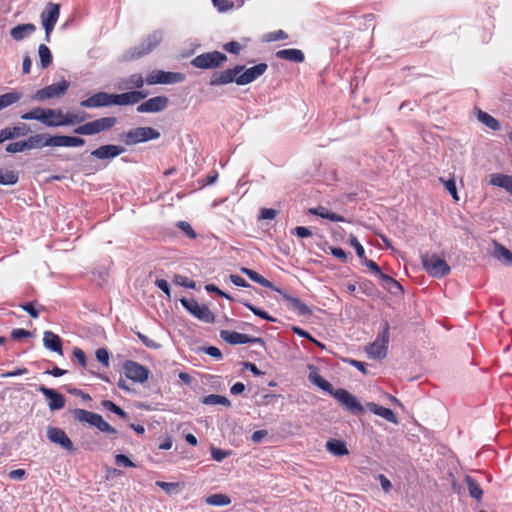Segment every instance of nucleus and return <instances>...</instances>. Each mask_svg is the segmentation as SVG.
<instances>
[{
	"label": "nucleus",
	"mask_w": 512,
	"mask_h": 512,
	"mask_svg": "<svg viewBox=\"0 0 512 512\" xmlns=\"http://www.w3.org/2000/svg\"><path fill=\"white\" fill-rule=\"evenodd\" d=\"M73 417L79 422L87 423L90 426L96 427L101 432L109 434L117 433V430L106 422L100 414L90 412L85 409H75L73 411Z\"/></svg>",
	"instance_id": "nucleus-1"
},
{
	"label": "nucleus",
	"mask_w": 512,
	"mask_h": 512,
	"mask_svg": "<svg viewBox=\"0 0 512 512\" xmlns=\"http://www.w3.org/2000/svg\"><path fill=\"white\" fill-rule=\"evenodd\" d=\"M421 260L423 268L432 277L441 278L450 273V266L437 254H424Z\"/></svg>",
	"instance_id": "nucleus-2"
},
{
	"label": "nucleus",
	"mask_w": 512,
	"mask_h": 512,
	"mask_svg": "<svg viewBox=\"0 0 512 512\" xmlns=\"http://www.w3.org/2000/svg\"><path fill=\"white\" fill-rule=\"evenodd\" d=\"M159 137V131L152 127H138L130 129L121 135V139L125 142L126 145H135L149 140H155Z\"/></svg>",
	"instance_id": "nucleus-3"
},
{
	"label": "nucleus",
	"mask_w": 512,
	"mask_h": 512,
	"mask_svg": "<svg viewBox=\"0 0 512 512\" xmlns=\"http://www.w3.org/2000/svg\"><path fill=\"white\" fill-rule=\"evenodd\" d=\"M116 123V117H103L78 126L74 129V133L80 135H95L111 129Z\"/></svg>",
	"instance_id": "nucleus-4"
},
{
	"label": "nucleus",
	"mask_w": 512,
	"mask_h": 512,
	"mask_svg": "<svg viewBox=\"0 0 512 512\" xmlns=\"http://www.w3.org/2000/svg\"><path fill=\"white\" fill-rule=\"evenodd\" d=\"M227 56L219 51L205 52L191 60V65L199 69H216L223 65Z\"/></svg>",
	"instance_id": "nucleus-5"
},
{
	"label": "nucleus",
	"mask_w": 512,
	"mask_h": 512,
	"mask_svg": "<svg viewBox=\"0 0 512 512\" xmlns=\"http://www.w3.org/2000/svg\"><path fill=\"white\" fill-rule=\"evenodd\" d=\"M389 343V324L385 322L383 331L378 334L375 341L366 346L365 351L373 359H383L387 355Z\"/></svg>",
	"instance_id": "nucleus-6"
},
{
	"label": "nucleus",
	"mask_w": 512,
	"mask_h": 512,
	"mask_svg": "<svg viewBox=\"0 0 512 512\" xmlns=\"http://www.w3.org/2000/svg\"><path fill=\"white\" fill-rule=\"evenodd\" d=\"M82 119L74 113L64 114L60 109H46L45 112V126L47 127H59L68 126L75 123L81 122Z\"/></svg>",
	"instance_id": "nucleus-7"
},
{
	"label": "nucleus",
	"mask_w": 512,
	"mask_h": 512,
	"mask_svg": "<svg viewBox=\"0 0 512 512\" xmlns=\"http://www.w3.org/2000/svg\"><path fill=\"white\" fill-rule=\"evenodd\" d=\"M60 15V5L55 3H48L45 9L41 12L40 18L45 30V40L50 42V35L58 21Z\"/></svg>",
	"instance_id": "nucleus-8"
},
{
	"label": "nucleus",
	"mask_w": 512,
	"mask_h": 512,
	"mask_svg": "<svg viewBox=\"0 0 512 512\" xmlns=\"http://www.w3.org/2000/svg\"><path fill=\"white\" fill-rule=\"evenodd\" d=\"M180 302L182 306L198 320L205 323H213L215 321V316L209 308L205 305H200L196 300L182 298Z\"/></svg>",
	"instance_id": "nucleus-9"
},
{
	"label": "nucleus",
	"mask_w": 512,
	"mask_h": 512,
	"mask_svg": "<svg viewBox=\"0 0 512 512\" xmlns=\"http://www.w3.org/2000/svg\"><path fill=\"white\" fill-rule=\"evenodd\" d=\"M69 86L70 84L68 81L62 80L58 83H54L37 90L33 95V99L37 101H45L52 98H58L67 92Z\"/></svg>",
	"instance_id": "nucleus-10"
},
{
	"label": "nucleus",
	"mask_w": 512,
	"mask_h": 512,
	"mask_svg": "<svg viewBox=\"0 0 512 512\" xmlns=\"http://www.w3.org/2000/svg\"><path fill=\"white\" fill-rule=\"evenodd\" d=\"M342 406L354 414H362L364 408L358 399L345 389H337L331 394Z\"/></svg>",
	"instance_id": "nucleus-11"
},
{
	"label": "nucleus",
	"mask_w": 512,
	"mask_h": 512,
	"mask_svg": "<svg viewBox=\"0 0 512 512\" xmlns=\"http://www.w3.org/2000/svg\"><path fill=\"white\" fill-rule=\"evenodd\" d=\"M244 69L243 65H236L233 68L226 69L220 72H214L210 78L209 84L211 86L227 85L235 82L237 84L238 74Z\"/></svg>",
	"instance_id": "nucleus-12"
},
{
	"label": "nucleus",
	"mask_w": 512,
	"mask_h": 512,
	"mask_svg": "<svg viewBox=\"0 0 512 512\" xmlns=\"http://www.w3.org/2000/svg\"><path fill=\"white\" fill-rule=\"evenodd\" d=\"M184 76L181 73L165 72L162 70H154L146 77V82L149 85L154 84H174L181 82Z\"/></svg>",
	"instance_id": "nucleus-13"
},
{
	"label": "nucleus",
	"mask_w": 512,
	"mask_h": 512,
	"mask_svg": "<svg viewBox=\"0 0 512 512\" xmlns=\"http://www.w3.org/2000/svg\"><path fill=\"white\" fill-rule=\"evenodd\" d=\"M123 369L126 377L134 382L143 383L148 379V369L135 361H126Z\"/></svg>",
	"instance_id": "nucleus-14"
},
{
	"label": "nucleus",
	"mask_w": 512,
	"mask_h": 512,
	"mask_svg": "<svg viewBox=\"0 0 512 512\" xmlns=\"http://www.w3.org/2000/svg\"><path fill=\"white\" fill-rule=\"evenodd\" d=\"M220 337L225 342H227L231 345L249 344V343L263 344V340L261 338L252 337L247 334H243V333H239V332H235V331L221 330Z\"/></svg>",
	"instance_id": "nucleus-15"
},
{
	"label": "nucleus",
	"mask_w": 512,
	"mask_h": 512,
	"mask_svg": "<svg viewBox=\"0 0 512 512\" xmlns=\"http://www.w3.org/2000/svg\"><path fill=\"white\" fill-rule=\"evenodd\" d=\"M162 32L154 31L152 34L148 35L143 42L135 48L132 58H139L145 54L150 53L155 47H157L162 41Z\"/></svg>",
	"instance_id": "nucleus-16"
},
{
	"label": "nucleus",
	"mask_w": 512,
	"mask_h": 512,
	"mask_svg": "<svg viewBox=\"0 0 512 512\" xmlns=\"http://www.w3.org/2000/svg\"><path fill=\"white\" fill-rule=\"evenodd\" d=\"M47 438L50 442L61 446L63 449L73 452L74 445L64 430L58 427L47 428Z\"/></svg>",
	"instance_id": "nucleus-17"
},
{
	"label": "nucleus",
	"mask_w": 512,
	"mask_h": 512,
	"mask_svg": "<svg viewBox=\"0 0 512 512\" xmlns=\"http://www.w3.org/2000/svg\"><path fill=\"white\" fill-rule=\"evenodd\" d=\"M267 68L268 66L266 63H259L247 69L244 68L243 71L238 74L237 85L242 86L253 82L262 76L266 72Z\"/></svg>",
	"instance_id": "nucleus-18"
},
{
	"label": "nucleus",
	"mask_w": 512,
	"mask_h": 512,
	"mask_svg": "<svg viewBox=\"0 0 512 512\" xmlns=\"http://www.w3.org/2000/svg\"><path fill=\"white\" fill-rule=\"evenodd\" d=\"M168 98L166 96H156L141 103L137 107L139 113H157L161 112L168 106Z\"/></svg>",
	"instance_id": "nucleus-19"
},
{
	"label": "nucleus",
	"mask_w": 512,
	"mask_h": 512,
	"mask_svg": "<svg viewBox=\"0 0 512 512\" xmlns=\"http://www.w3.org/2000/svg\"><path fill=\"white\" fill-rule=\"evenodd\" d=\"M113 105V94L98 92L89 98L82 100L80 106L83 108H99Z\"/></svg>",
	"instance_id": "nucleus-20"
},
{
	"label": "nucleus",
	"mask_w": 512,
	"mask_h": 512,
	"mask_svg": "<svg viewBox=\"0 0 512 512\" xmlns=\"http://www.w3.org/2000/svg\"><path fill=\"white\" fill-rule=\"evenodd\" d=\"M53 147H80L85 144V140L80 137L54 135L46 138V143Z\"/></svg>",
	"instance_id": "nucleus-21"
},
{
	"label": "nucleus",
	"mask_w": 512,
	"mask_h": 512,
	"mask_svg": "<svg viewBox=\"0 0 512 512\" xmlns=\"http://www.w3.org/2000/svg\"><path fill=\"white\" fill-rule=\"evenodd\" d=\"M275 291L282 295L283 299L287 302L289 309L293 310L298 315L306 316L312 314V310L299 298L293 297L280 289H275Z\"/></svg>",
	"instance_id": "nucleus-22"
},
{
	"label": "nucleus",
	"mask_w": 512,
	"mask_h": 512,
	"mask_svg": "<svg viewBox=\"0 0 512 512\" xmlns=\"http://www.w3.org/2000/svg\"><path fill=\"white\" fill-rule=\"evenodd\" d=\"M125 152V148L120 145H103L99 148L93 150L91 155L97 159H112L115 158Z\"/></svg>",
	"instance_id": "nucleus-23"
},
{
	"label": "nucleus",
	"mask_w": 512,
	"mask_h": 512,
	"mask_svg": "<svg viewBox=\"0 0 512 512\" xmlns=\"http://www.w3.org/2000/svg\"><path fill=\"white\" fill-rule=\"evenodd\" d=\"M38 391H40L49 400L48 406L50 410H60L65 406V397L55 390L41 385L39 386Z\"/></svg>",
	"instance_id": "nucleus-24"
},
{
	"label": "nucleus",
	"mask_w": 512,
	"mask_h": 512,
	"mask_svg": "<svg viewBox=\"0 0 512 512\" xmlns=\"http://www.w3.org/2000/svg\"><path fill=\"white\" fill-rule=\"evenodd\" d=\"M147 93L141 91H129L122 94H113V105H132L146 98Z\"/></svg>",
	"instance_id": "nucleus-25"
},
{
	"label": "nucleus",
	"mask_w": 512,
	"mask_h": 512,
	"mask_svg": "<svg viewBox=\"0 0 512 512\" xmlns=\"http://www.w3.org/2000/svg\"><path fill=\"white\" fill-rule=\"evenodd\" d=\"M43 344L45 348L54 351L59 355H63L61 338L52 331L44 332Z\"/></svg>",
	"instance_id": "nucleus-26"
},
{
	"label": "nucleus",
	"mask_w": 512,
	"mask_h": 512,
	"mask_svg": "<svg viewBox=\"0 0 512 512\" xmlns=\"http://www.w3.org/2000/svg\"><path fill=\"white\" fill-rule=\"evenodd\" d=\"M366 407L375 415H378L391 423L398 424V419L391 409L380 406L374 402L367 403Z\"/></svg>",
	"instance_id": "nucleus-27"
},
{
	"label": "nucleus",
	"mask_w": 512,
	"mask_h": 512,
	"mask_svg": "<svg viewBox=\"0 0 512 512\" xmlns=\"http://www.w3.org/2000/svg\"><path fill=\"white\" fill-rule=\"evenodd\" d=\"M36 26L32 23L19 24L10 30V36L15 41H21L34 33Z\"/></svg>",
	"instance_id": "nucleus-28"
},
{
	"label": "nucleus",
	"mask_w": 512,
	"mask_h": 512,
	"mask_svg": "<svg viewBox=\"0 0 512 512\" xmlns=\"http://www.w3.org/2000/svg\"><path fill=\"white\" fill-rule=\"evenodd\" d=\"M310 369L308 376L310 382L331 395L334 392L332 384L325 380L313 366H310Z\"/></svg>",
	"instance_id": "nucleus-29"
},
{
	"label": "nucleus",
	"mask_w": 512,
	"mask_h": 512,
	"mask_svg": "<svg viewBox=\"0 0 512 512\" xmlns=\"http://www.w3.org/2000/svg\"><path fill=\"white\" fill-rule=\"evenodd\" d=\"M494 249L492 255L494 258L499 260L506 266H512V252L508 250L505 246L494 242Z\"/></svg>",
	"instance_id": "nucleus-30"
},
{
	"label": "nucleus",
	"mask_w": 512,
	"mask_h": 512,
	"mask_svg": "<svg viewBox=\"0 0 512 512\" xmlns=\"http://www.w3.org/2000/svg\"><path fill=\"white\" fill-rule=\"evenodd\" d=\"M276 57L294 63H301L305 58L301 50L294 48L279 50L276 53Z\"/></svg>",
	"instance_id": "nucleus-31"
},
{
	"label": "nucleus",
	"mask_w": 512,
	"mask_h": 512,
	"mask_svg": "<svg viewBox=\"0 0 512 512\" xmlns=\"http://www.w3.org/2000/svg\"><path fill=\"white\" fill-rule=\"evenodd\" d=\"M489 182L491 185L505 189L512 195V176L499 173L491 174Z\"/></svg>",
	"instance_id": "nucleus-32"
},
{
	"label": "nucleus",
	"mask_w": 512,
	"mask_h": 512,
	"mask_svg": "<svg viewBox=\"0 0 512 512\" xmlns=\"http://www.w3.org/2000/svg\"><path fill=\"white\" fill-rule=\"evenodd\" d=\"M309 213L313 214V215H316V216H319V217L324 218V219H328V220L333 221V222H347L345 217H343L341 215H338L336 213H333V212L329 211L327 208H325L323 206H318V207H315V208H310L309 209Z\"/></svg>",
	"instance_id": "nucleus-33"
},
{
	"label": "nucleus",
	"mask_w": 512,
	"mask_h": 512,
	"mask_svg": "<svg viewBox=\"0 0 512 512\" xmlns=\"http://www.w3.org/2000/svg\"><path fill=\"white\" fill-rule=\"evenodd\" d=\"M22 97V92L15 89L0 95V111L19 102Z\"/></svg>",
	"instance_id": "nucleus-34"
},
{
	"label": "nucleus",
	"mask_w": 512,
	"mask_h": 512,
	"mask_svg": "<svg viewBox=\"0 0 512 512\" xmlns=\"http://www.w3.org/2000/svg\"><path fill=\"white\" fill-rule=\"evenodd\" d=\"M326 449L335 456H344L349 453L345 442L338 439H331L327 441Z\"/></svg>",
	"instance_id": "nucleus-35"
},
{
	"label": "nucleus",
	"mask_w": 512,
	"mask_h": 512,
	"mask_svg": "<svg viewBox=\"0 0 512 512\" xmlns=\"http://www.w3.org/2000/svg\"><path fill=\"white\" fill-rule=\"evenodd\" d=\"M380 279L382 286L389 292L396 294L402 291V286L399 284L398 281H396L392 277L386 274H381Z\"/></svg>",
	"instance_id": "nucleus-36"
},
{
	"label": "nucleus",
	"mask_w": 512,
	"mask_h": 512,
	"mask_svg": "<svg viewBox=\"0 0 512 512\" xmlns=\"http://www.w3.org/2000/svg\"><path fill=\"white\" fill-rule=\"evenodd\" d=\"M47 137H48V135H45V134H36V135L30 136L29 138H27L25 140L26 145H27V150L50 146L49 144H45Z\"/></svg>",
	"instance_id": "nucleus-37"
},
{
	"label": "nucleus",
	"mask_w": 512,
	"mask_h": 512,
	"mask_svg": "<svg viewBox=\"0 0 512 512\" xmlns=\"http://www.w3.org/2000/svg\"><path fill=\"white\" fill-rule=\"evenodd\" d=\"M477 118L482 124L490 128L491 130H498L500 128L499 121L484 111L479 110Z\"/></svg>",
	"instance_id": "nucleus-38"
},
{
	"label": "nucleus",
	"mask_w": 512,
	"mask_h": 512,
	"mask_svg": "<svg viewBox=\"0 0 512 512\" xmlns=\"http://www.w3.org/2000/svg\"><path fill=\"white\" fill-rule=\"evenodd\" d=\"M241 271L246 274L252 281L260 284L263 287L271 288L273 289L272 283L264 278L262 275L258 274L256 271L248 269V268H242Z\"/></svg>",
	"instance_id": "nucleus-39"
},
{
	"label": "nucleus",
	"mask_w": 512,
	"mask_h": 512,
	"mask_svg": "<svg viewBox=\"0 0 512 512\" xmlns=\"http://www.w3.org/2000/svg\"><path fill=\"white\" fill-rule=\"evenodd\" d=\"M38 55L41 67L43 69L48 68L52 63V54L50 49L45 44H40L38 47Z\"/></svg>",
	"instance_id": "nucleus-40"
},
{
	"label": "nucleus",
	"mask_w": 512,
	"mask_h": 512,
	"mask_svg": "<svg viewBox=\"0 0 512 512\" xmlns=\"http://www.w3.org/2000/svg\"><path fill=\"white\" fill-rule=\"evenodd\" d=\"M45 112L46 109H43L41 107H35L31 109L30 111L24 113L21 115L22 120H38L45 124Z\"/></svg>",
	"instance_id": "nucleus-41"
},
{
	"label": "nucleus",
	"mask_w": 512,
	"mask_h": 512,
	"mask_svg": "<svg viewBox=\"0 0 512 512\" xmlns=\"http://www.w3.org/2000/svg\"><path fill=\"white\" fill-rule=\"evenodd\" d=\"M202 403L205 405H223L227 407L231 405V402L227 397L217 394H210L205 396L202 399Z\"/></svg>",
	"instance_id": "nucleus-42"
},
{
	"label": "nucleus",
	"mask_w": 512,
	"mask_h": 512,
	"mask_svg": "<svg viewBox=\"0 0 512 512\" xmlns=\"http://www.w3.org/2000/svg\"><path fill=\"white\" fill-rule=\"evenodd\" d=\"M206 503L211 506H226L231 503V499L225 494L217 493L208 496Z\"/></svg>",
	"instance_id": "nucleus-43"
},
{
	"label": "nucleus",
	"mask_w": 512,
	"mask_h": 512,
	"mask_svg": "<svg viewBox=\"0 0 512 512\" xmlns=\"http://www.w3.org/2000/svg\"><path fill=\"white\" fill-rule=\"evenodd\" d=\"M465 482L467 484L470 496L477 500H480L482 497L483 491L480 488V486L478 485V483L471 476H466Z\"/></svg>",
	"instance_id": "nucleus-44"
},
{
	"label": "nucleus",
	"mask_w": 512,
	"mask_h": 512,
	"mask_svg": "<svg viewBox=\"0 0 512 512\" xmlns=\"http://www.w3.org/2000/svg\"><path fill=\"white\" fill-rule=\"evenodd\" d=\"M18 173L12 170L0 169V184L1 185H14L18 182Z\"/></svg>",
	"instance_id": "nucleus-45"
},
{
	"label": "nucleus",
	"mask_w": 512,
	"mask_h": 512,
	"mask_svg": "<svg viewBox=\"0 0 512 512\" xmlns=\"http://www.w3.org/2000/svg\"><path fill=\"white\" fill-rule=\"evenodd\" d=\"M126 88H141L144 84V79L141 74H132L124 80Z\"/></svg>",
	"instance_id": "nucleus-46"
},
{
	"label": "nucleus",
	"mask_w": 512,
	"mask_h": 512,
	"mask_svg": "<svg viewBox=\"0 0 512 512\" xmlns=\"http://www.w3.org/2000/svg\"><path fill=\"white\" fill-rule=\"evenodd\" d=\"M101 404L105 409L119 415L121 418H124V419L127 418V413L122 408H120L118 405H116L114 402H112L110 400H104V401H102Z\"/></svg>",
	"instance_id": "nucleus-47"
},
{
	"label": "nucleus",
	"mask_w": 512,
	"mask_h": 512,
	"mask_svg": "<svg viewBox=\"0 0 512 512\" xmlns=\"http://www.w3.org/2000/svg\"><path fill=\"white\" fill-rule=\"evenodd\" d=\"M244 305L256 316L261 317L270 322H275L276 319L271 317L266 311L253 306L251 303L245 302Z\"/></svg>",
	"instance_id": "nucleus-48"
},
{
	"label": "nucleus",
	"mask_w": 512,
	"mask_h": 512,
	"mask_svg": "<svg viewBox=\"0 0 512 512\" xmlns=\"http://www.w3.org/2000/svg\"><path fill=\"white\" fill-rule=\"evenodd\" d=\"M439 181L441 183H443V185L445 186L446 190L451 194L453 199L458 201L459 197H458V193H457L456 184H455L454 179L445 180L444 178H440Z\"/></svg>",
	"instance_id": "nucleus-49"
},
{
	"label": "nucleus",
	"mask_w": 512,
	"mask_h": 512,
	"mask_svg": "<svg viewBox=\"0 0 512 512\" xmlns=\"http://www.w3.org/2000/svg\"><path fill=\"white\" fill-rule=\"evenodd\" d=\"M349 243H350L351 246L354 247L357 256L361 260L365 259V250H364L363 246L361 245V243L358 241L357 237L354 236V235H350L349 236Z\"/></svg>",
	"instance_id": "nucleus-50"
},
{
	"label": "nucleus",
	"mask_w": 512,
	"mask_h": 512,
	"mask_svg": "<svg viewBox=\"0 0 512 512\" xmlns=\"http://www.w3.org/2000/svg\"><path fill=\"white\" fill-rule=\"evenodd\" d=\"M212 3L220 13L229 11L234 7V3L228 0H212Z\"/></svg>",
	"instance_id": "nucleus-51"
},
{
	"label": "nucleus",
	"mask_w": 512,
	"mask_h": 512,
	"mask_svg": "<svg viewBox=\"0 0 512 512\" xmlns=\"http://www.w3.org/2000/svg\"><path fill=\"white\" fill-rule=\"evenodd\" d=\"M174 283L176 285H179V286H182L185 288H191V289H194L196 286L194 281L190 280L189 278H187L186 276H183V275H175Z\"/></svg>",
	"instance_id": "nucleus-52"
},
{
	"label": "nucleus",
	"mask_w": 512,
	"mask_h": 512,
	"mask_svg": "<svg viewBox=\"0 0 512 512\" xmlns=\"http://www.w3.org/2000/svg\"><path fill=\"white\" fill-rule=\"evenodd\" d=\"M177 227L182 230L185 235L190 238V239H195L196 238V232L194 231V229L192 228V226L186 222V221H179L177 223Z\"/></svg>",
	"instance_id": "nucleus-53"
},
{
	"label": "nucleus",
	"mask_w": 512,
	"mask_h": 512,
	"mask_svg": "<svg viewBox=\"0 0 512 512\" xmlns=\"http://www.w3.org/2000/svg\"><path fill=\"white\" fill-rule=\"evenodd\" d=\"M25 150H27V145H26L25 140L24 141H19V142L9 143L6 146V151L8 153H18V152H23Z\"/></svg>",
	"instance_id": "nucleus-54"
},
{
	"label": "nucleus",
	"mask_w": 512,
	"mask_h": 512,
	"mask_svg": "<svg viewBox=\"0 0 512 512\" xmlns=\"http://www.w3.org/2000/svg\"><path fill=\"white\" fill-rule=\"evenodd\" d=\"M229 455L230 451L222 450L213 446L211 447V456L217 462L223 461Z\"/></svg>",
	"instance_id": "nucleus-55"
},
{
	"label": "nucleus",
	"mask_w": 512,
	"mask_h": 512,
	"mask_svg": "<svg viewBox=\"0 0 512 512\" xmlns=\"http://www.w3.org/2000/svg\"><path fill=\"white\" fill-rule=\"evenodd\" d=\"M96 358L99 362H101L104 366H109V353L105 348H99L96 351Z\"/></svg>",
	"instance_id": "nucleus-56"
},
{
	"label": "nucleus",
	"mask_w": 512,
	"mask_h": 512,
	"mask_svg": "<svg viewBox=\"0 0 512 512\" xmlns=\"http://www.w3.org/2000/svg\"><path fill=\"white\" fill-rule=\"evenodd\" d=\"M156 485L168 494L172 493L179 486L178 483L164 482V481H157Z\"/></svg>",
	"instance_id": "nucleus-57"
},
{
	"label": "nucleus",
	"mask_w": 512,
	"mask_h": 512,
	"mask_svg": "<svg viewBox=\"0 0 512 512\" xmlns=\"http://www.w3.org/2000/svg\"><path fill=\"white\" fill-rule=\"evenodd\" d=\"M20 307L26 311L32 318L36 319L39 317V311L34 307L32 302L21 304Z\"/></svg>",
	"instance_id": "nucleus-58"
},
{
	"label": "nucleus",
	"mask_w": 512,
	"mask_h": 512,
	"mask_svg": "<svg viewBox=\"0 0 512 512\" xmlns=\"http://www.w3.org/2000/svg\"><path fill=\"white\" fill-rule=\"evenodd\" d=\"M115 462L116 464L124 467H135V464L126 455L123 454L116 455Z\"/></svg>",
	"instance_id": "nucleus-59"
},
{
	"label": "nucleus",
	"mask_w": 512,
	"mask_h": 512,
	"mask_svg": "<svg viewBox=\"0 0 512 512\" xmlns=\"http://www.w3.org/2000/svg\"><path fill=\"white\" fill-rule=\"evenodd\" d=\"M73 355L83 368L86 367V365H87L86 356H85V353L80 348L75 347L73 349Z\"/></svg>",
	"instance_id": "nucleus-60"
},
{
	"label": "nucleus",
	"mask_w": 512,
	"mask_h": 512,
	"mask_svg": "<svg viewBox=\"0 0 512 512\" xmlns=\"http://www.w3.org/2000/svg\"><path fill=\"white\" fill-rule=\"evenodd\" d=\"M277 211L271 208H262L260 218L265 220H272L276 217Z\"/></svg>",
	"instance_id": "nucleus-61"
},
{
	"label": "nucleus",
	"mask_w": 512,
	"mask_h": 512,
	"mask_svg": "<svg viewBox=\"0 0 512 512\" xmlns=\"http://www.w3.org/2000/svg\"><path fill=\"white\" fill-rule=\"evenodd\" d=\"M29 336H31V333L29 331L25 330V329H22V328L14 329L11 332V337L14 340H20L22 338L29 337Z\"/></svg>",
	"instance_id": "nucleus-62"
},
{
	"label": "nucleus",
	"mask_w": 512,
	"mask_h": 512,
	"mask_svg": "<svg viewBox=\"0 0 512 512\" xmlns=\"http://www.w3.org/2000/svg\"><path fill=\"white\" fill-rule=\"evenodd\" d=\"M293 234L297 235L300 238H307L312 235V232L307 227L298 226V227L294 228Z\"/></svg>",
	"instance_id": "nucleus-63"
},
{
	"label": "nucleus",
	"mask_w": 512,
	"mask_h": 512,
	"mask_svg": "<svg viewBox=\"0 0 512 512\" xmlns=\"http://www.w3.org/2000/svg\"><path fill=\"white\" fill-rule=\"evenodd\" d=\"M224 49L229 53L238 54L241 50V45L236 41H231L224 45Z\"/></svg>",
	"instance_id": "nucleus-64"
}]
</instances>
